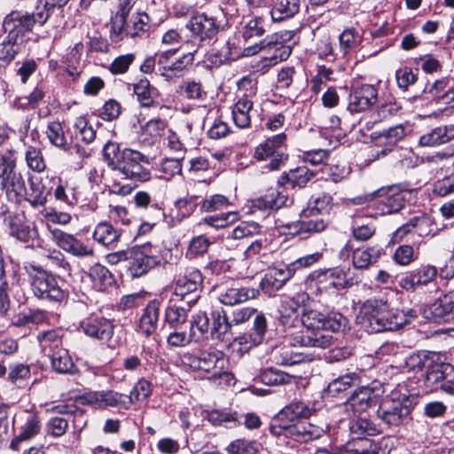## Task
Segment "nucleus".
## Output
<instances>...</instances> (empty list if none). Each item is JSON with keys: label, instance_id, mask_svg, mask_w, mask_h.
<instances>
[{"label": "nucleus", "instance_id": "1", "mask_svg": "<svg viewBox=\"0 0 454 454\" xmlns=\"http://www.w3.org/2000/svg\"><path fill=\"white\" fill-rule=\"evenodd\" d=\"M301 329H290L287 339L291 345L325 349L333 344V338L322 330L342 332L348 325V319L340 313H324L305 309L301 317Z\"/></svg>", "mask_w": 454, "mask_h": 454}, {"label": "nucleus", "instance_id": "2", "mask_svg": "<svg viewBox=\"0 0 454 454\" xmlns=\"http://www.w3.org/2000/svg\"><path fill=\"white\" fill-rule=\"evenodd\" d=\"M415 317L412 310L404 313L389 308L383 299H369L363 303L356 316V323L369 333L395 331L409 324Z\"/></svg>", "mask_w": 454, "mask_h": 454}, {"label": "nucleus", "instance_id": "3", "mask_svg": "<svg viewBox=\"0 0 454 454\" xmlns=\"http://www.w3.org/2000/svg\"><path fill=\"white\" fill-rule=\"evenodd\" d=\"M103 155L108 167L120 172L127 179L145 183L152 178L150 170L142 165L149 163L148 157L138 151L129 148L121 150L118 144L107 142L104 146Z\"/></svg>", "mask_w": 454, "mask_h": 454}, {"label": "nucleus", "instance_id": "4", "mask_svg": "<svg viewBox=\"0 0 454 454\" xmlns=\"http://www.w3.org/2000/svg\"><path fill=\"white\" fill-rule=\"evenodd\" d=\"M0 191L8 201L20 204L26 194V181L18 168V153L14 149L0 152Z\"/></svg>", "mask_w": 454, "mask_h": 454}, {"label": "nucleus", "instance_id": "5", "mask_svg": "<svg viewBox=\"0 0 454 454\" xmlns=\"http://www.w3.org/2000/svg\"><path fill=\"white\" fill-rule=\"evenodd\" d=\"M184 363L194 371H202L219 385H231L234 376L229 370V360L220 350H203L199 355H184Z\"/></svg>", "mask_w": 454, "mask_h": 454}, {"label": "nucleus", "instance_id": "6", "mask_svg": "<svg viewBox=\"0 0 454 454\" xmlns=\"http://www.w3.org/2000/svg\"><path fill=\"white\" fill-rule=\"evenodd\" d=\"M150 18L145 12L130 13L129 3L121 4L112 19L111 32L117 37H142L150 28Z\"/></svg>", "mask_w": 454, "mask_h": 454}, {"label": "nucleus", "instance_id": "7", "mask_svg": "<svg viewBox=\"0 0 454 454\" xmlns=\"http://www.w3.org/2000/svg\"><path fill=\"white\" fill-rule=\"evenodd\" d=\"M157 252L159 249L151 244L128 249L127 269L130 276L132 278L142 277L160 264V261Z\"/></svg>", "mask_w": 454, "mask_h": 454}, {"label": "nucleus", "instance_id": "8", "mask_svg": "<svg viewBox=\"0 0 454 454\" xmlns=\"http://www.w3.org/2000/svg\"><path fill=\"white\" fill-rule=\"evenodd\" d=\"M285 133H280L269 137L264 143L260 144L254 151V158L258 160H270L266 166L270 170H278L287 160L286 153Z\"/></svg>", "mask_w": 454, "mask_h": 454}, {"label": "nucleus", "instance_id": "9", "mask_svg": "<svg viewBox=\"0 0 454 454\" xmlns=\"http://www.w3.org/2000/svg\"><path fill=\"white\" fill-rule=\"evenodd\" d=\"M410 413L411 406L405 397H386L377 410V417L389 428L404 425L409 419Z\"/></svg>", "mask_w": 454, "mask_h": 454}, {"label": "nucleus", "instance_id": "10", "mask_svg": "<svg viewBox=\"0 0 454 454\" xmlns=\"http://www.w3.org/2000/svg\"><path fill=\"white\" fill-rule=\"evenodd\" d=\"M349 267H335L315 273V281L320 292L346 289L358 284L357 277H349Z\"/></svg>", "mask_w": 454, "mask_h": 454}, {"label": "nucleus", "instance_id": "11", "mask_svg": "<svg viewBox=\"0 0 454 454\" xmlns=\"http://www.w3.org/2000/svg\"><path fill=\"white\" fill-rule=\"evenodd\" d=\"M176 51L172 49L157 53V74L168 80L182 76L194 59L192 53L174 58Z\"/></svg>", "mask_w": 454, "mask_h": 454}, {"label": "nucleus", "instance_id": "12", "mask_svg": "<svg viewBox=\"0 0 454 454\" xmlns=\"http://www.w3.org/2000/svg\"><path fill=\"white\" fill-rule=\"evenodd\" d=\"M202 275L195 268H188L180 275L174 285V294L181 300L187 299L189 308L192 307L200 299L202 285Z\"/></svg>", "mask_w": 454, "mask_h": 454}, {"label": "nucleus", "instance_id": "13", "mask_svg": "<svg viewBox=\"0 0 454 454\" xmlns=\"http://www.w3.org/2000/svg\"><path fill=\"white\" fill-rule=\"evenodd\" d=\"M313 409L301 401H294L285 406L272 419L270 431L273 435H281L286 425L308 419Z\"/></svg>", "mask_w": 454, "mask_h": 454}, {"label": "nucleus", "instance_id": "14", "mask_svg": "<svg viewBox=\"0 0 454 454\" xmlns=\"http://www.w3.org/2000/svg\"><path fill=\"white\" fill-rule=\"evenodd\" d=\"M221 27L218 17L207 12L193 15L186 24L192 36L202 44H208L219 33Z\"/></svg>", "mask_w": 454, "mask_h": 454}, {"label": "nucleus", "instance_id": "15", "mask_svg": "<svg viewBox=\"0 0 454 454\" xmlns=\"http://www.w3.org/2000/svg\"><path fill=\"white\" fill-rule=\"evenodd\" d=\"M262 50L267 51L264 57L266 62L264 67H272L280 61L286 60L292 52L290 46L285 45L280 42L262 40L260 43L245 48L244 54L246 56H252Z\"/></svg>", "mask_w": 454, "mask_h": 454}, {"label": "nucleus", "instance_id": "16", "mask_svg": "<svg viewBox=\"0 0 454 454\" xmlns=\"http://www.w3.org/2000/svg\"><path fill=\"white\" fill-rule=\"evenodd\" d=\"M33 294L39 299L61 301L65 298V292L59 280L52 275L40 274L33 278L31 282Z\"/></svg>", "mask_w": 454, "mask_h": 454}, {"label": "nucleus", "instance_id": "17", "mask_svg": "<svg viewBox=\"0 0 454 454\" xmlns=\"http://www.w3.org/2000/svg\"><path fill=\"white\" fill-rule=\"evenodd\" d=\"M80 328L88 337L108 341L113 337L114 326L104 317L90 315L80 323Z\"/></svg>", "mask_w": 454, "mask_h": 454}, {"label": "nucleus", "instance_id": "18", "mask_svg": "<svg viewBox=\"0 0 454 454\" xmlns=\"http://www.w3.org/2000/svg\"><path fill=\"white\" fill-rule=\"evenodd\" d=\"M4 223L8 227L10 234L21 242H28L33 236V230L22 211L6 209L2 213Z\"/></svg>", "mask_w": 454, "mask_h": 454}, {"label": "nucleus", "instance_id": "19", "mask_svg": "<svg viewBox=\"0 0 454 454\" xmlns=\"http://www.w3.org/2000/svg\"><path fill=\"white\" fill-rule=\"evenodd\" d=\"M51 234L52 240L60 248L76 257H87L94 254V250L91 247L85 245L72 234L59 229L51 230Z\"/></svg>", "mask_w": 454, "mask_h": 454}, {"label": "nucleus", "instance_id": "20", "mask_svg": "<svg viewBox=\"0 0 454 454\" xmlns=\"http://www.w3.org/2000/svg\"><path fill=\"white\" fill-rule=\"evenodd\" d=\"M378 99V90L375 86L363 84L354 88L349 95L348 110L359 113L370 109Z\"/></svg>", "mask_w": 454, "mask_h": 454}, {"label": "nucleus", "instance_id": "21", "mask_svg": "<svg viewBox=\"0 0 454 454\" xmlns=\"http://www.w3.org/2000/svg\"><path fill=\"white\" fill-rule=\"evenodd\" d=\"M308 299L305 293H299L292 297H286L279 307V320L281 324L286 327V337L290 329H295L294 321L300 322L298 319V309Z\"/></svg>", "mask_w": 454, "mask_h": 454}, {"label": "nucleus", "instance_id": "22", "mask_svg": "<svg viewBox=\"0 0 454 454\" xmlns=\"http://www.w3.org/2000/svg\"><path fill=\"white\" fill-rule=\"evenodd\" d=\"M437 270L434 266L421 265L407 272L399 281V285L406 291H414L419 286H427L435 279Z\"/></svg>", "mask_w": 454, "mask_h": 454}, {"label": "nucleus", "instance_id": "23", "mask_svg": "<svg viewBox=\"0 0 454 454\" xmlns=\"http://www.w3.org/2000/svg\"><path fill=\"white\" fill-rule=\"evenodd\" d=\"M294 277L287 264L269 269L260 282L261 288L271 295Z\"/></svg>", "mask_w": 454, "mask_h": 454}, {"label": "nucleus", "instance_id": "24", "mask_svg": "<svg viewBox=\"0 0 454 454\" xmlns=\"http://www.w3.org/2000/svg\"><path fill=\"white\" fill-rule=\"evenodd\" d=\"M405 136V129L400 124L395 127L389 128L387 130L380 133L375 137V155L377 158L380 156H386L387 153L392 152L396 143Z\"/></svg>", "mask_w": 454, "mask_h": 454}, {"label": "nucleus", "instance_id": "25", "mask_svg": "<svg viewBox=\"0 0 454 454\" xmlns=\"http://www.w3.org/2000/svg\"><path fill=\"white\" fill-rule=\"evenodd\" d=\"M160 312V302L158 300L149 301L142 311L137 325V332L145 337L153 335L158 327Z\"/></svg>", "mask_w": 454, "mask_h": 454}, {"label": "nucleus", "instance_id": "26", "mask_svg": "<svg viewBox=\"0 0 454 454\" xmlns=\"http://www.w3.org/2000/svg\"><path fill=\"white\" fill-rule=\"evenodd\" d=\"M379 398L370 387H362L356 391L348 399V405L355 413H362L369 408L376 406Z\"/></svg>", "mask_w": 454, "mask_h": 454}, {"label": "nucleus", "instance_id": "27", "mask_svg": "<svg viewBox=\"0 0 454 454\" xmlns=\"http://www.w3.org/2000/svg\"><path fill=\"white\" fill-rule=\"evenodd\" d=\"M258 290L247 286L228 287L219 294V301L224 305H235L254 299L258 295Z\"/></svg>", "mask_w": 454, "mask_h": 454}, {"label": "nucleus", "instance_id": "28", "mask_svg": "<svg viewBox=\"0 0 454 454\" xmlns=\"http://www.w3.org/2000/svg\"><path fill=\"white\" fill-rule=\"evenodd\" d=\"M411 192L412 191L411 190L397 191L391 189L389 193L380 201L378 207L379 210H380L382 215H390L398 212L403 207L407 197L411 196Z\"/></svg>", "mask_w": 454, "mask_h": 454}, {"label": "nucleus", "instance_id": "29", "mask_svg": "<svg viewBox=\"0 0 454 454\" xmlns=\"http://www.w3.org/2000/svg\"><path fill=\"white\" fill-rule=\"evenodd\" d=\"M282 434L294 437L299 442H308L317 438L320 431L316 426L306 421H297L283 427Z\"/></svg>", "mask_w": 454, "mask_h": 454}, {"label": "nucleus", "instance_id": "30", "mask_svg": "<svg viewBox=\"0 0 454 454\" xmlns=\"http://www.w3.org/2000/svg\"><path fill=\"white\" fill-rule=\"evenodd\" d=\"M49 193L41 178L30 176L28 189L26 187L22 200L27 201L33 207H41L46 203Z\"/></svg>", "mask_w": 454, "mask_h": 454}, {"label": "nucleus", "instance_id": "31", "mask_svg": "<svg viewBox=\"0 0 454 454\" xmlns=\"http://www.w3.org/2000/svg\"><path fill=\"white\" fill-rule=\"evenodd\" d=\"M288 196L284 191L270 190L264 196L254 199L252 206L261 211L278 210L286 204Z\"/></svg>", "mask_w": 454, "mask_h": 454}, {"label": "nucleus", "instance_id": "32", "mask_svg": "<svg viewBox=\"0 0 454 454\" xmlns=\"http://www.w3.org/2000/svg\"><path fill=\"white\" fill-rule=\"evenodd\" d=\"M121 236V231L107 222L98 223L92 234L94 241L106 247H114Z\"/></svg>", "mask_w": 454, "mask_h": 454}, {"label": "nucleus", "instance_id": "33", "mask_svg": "<svg viewBox=\"0 0 454 454\" xmlns=\"http://www.w3.org/2000/svg\"><path fill=\"white\" fill-rule=\"evenodd\" d=\"M64 332L60 328L50 329L40 332L36 340L43 352L52 353L63 348Z\"/></svg>", "mask_w": 454, "mask_h": 454}, {"label": "nucleus", "instance_id": "34", "mask_svg": "<svg viewBox=\"0 0 454 454\" xmlns=\"http://www.w3.org/2000/svg\"><path fill=\"white\" fill-rule=\"evenodd\" d=\"M34 26L35 23L28 12H12L4 18L3 22V27L12 28L22 36L32 31Z\"/></svg>", "mask_w": 454, "mask_h": 454}, {"label": "nucleus", "instance_id": "35", "mask_svg": "<svg viewBox=\"0 0 454 454\" xmlns=\"http://www.w3.org/2000/svg\"><path fill=\"white\" fill-rule=\"evenodd\" d=\"M254 102L250 98H239L232 107V119L234 124L239 129H247L251 125L250 113Z\"/></svg>", "mask_w": 454, "mask_h": 454}, {"label": "nucleus", "instance_id": "36", "mask_svg": "<svg viewBox=\"0 0 454 454\" xmlns=\"http://www.w3.org/2000/svg\"><path fill=\"white\" fill-rule=\"evenodd\" d=\"M301 220L298 223V234H315L322 232L328 226V218L317 214L305 216L304 210L301 214Z\"/></svg>", "mask_w": 454, "mask_h": 454}, {"label": "nucleus", "instance_id": "37", "mask_svg": "<svg viewBox=\"0 0 454 454\" xmlns=\"http://www.w3.org/2000/svg\"><path fill=\"white\" fill-rule=\"evenodd\" d=\"M133 92L143 107L155 106V99L159 95L158 90L152 86L147 79H141L133 84Z\"/></svg>", "mask_w": 454, "mask_h": 454}, {"label": "nucleus", "instance_id": "38", "mask_svg": "<svg viewBox=\"0 0 454 454\" xmlns=\"http://www.w3.org/2000/svg\"><path fill=\"white\" fill-rule=\"evenodd\" d=\"M333 206V197L329 193L321 192L311 198L308 207L304 209V215L309 216L317 214L328 218Z\"/></svg>", "mask_w": 454, "mask_h": 454}, {"label": "nucleus", "instance_id": "39", "mask_svg": "<svg viewBox=\"0 0 454 454\" xmlns=\"http://www.w3.org/2000/svg\"><path fill=\"white\" fill-rule=\"evenodd\" d=\"M426 317L432 319L434 322L441 324L449 322L454 318V305H450V301L438 298L428 308Z\"/></svg>", "mask_w": 454, "mask_h": 454}, {"label": "nucleus", "instance_id": "40", "mask_svg": "<svg viewBox=\"0 0 454 454\" xmlns=\"http://www.w3.org/2000/svg\"><path fill=\"white\" fill-rule=\"evenodd\" d=\"M299 10L300 0H274L270 15L274 21H281L294 17Z\"/></svg>", "mask_w": 454, "mask_h": 454}, {"label": "nucleus", "instance_id": "41", "mask_svg": "<svg viewBox=\"0 0 454 454\" xmlns=\"http://www.w3.org/2000/svg\"><path fill=\"white\" fill-rule=\"evenodd\" d=\"M380 256V250L373 247H359L353 251L352 264L356 270H365L375 263Z\"/></svg>", "mask_w": 454, "mask_h": 454}, {"label": "nucleus", "instance_id": "42", "mask_svg": "<svg viewBox=\"0 0 454 454\" xmlns=\"http://www.w3.org/2000/svg\"><path fill=\"white\" fill-rule=\"evenodd\" d=\"M452 370L453 367L450 364H431L429 368L427 369L426 383L435 390H442V385L448 380V372Z\"/></svg>", "mask_w": 454, "mask_h": 454}, {"label": "nucleus", "instance_id": "43", "mask_svg": "<svg viewBox=\"0 0 454 454\" xmlns=\"http://www.w3.org/2000/svg\"><path fill=\"white\" fill-rule=\"evenodd\" d=\"M51 366L53 370L59 373L74 374L76 367L70 356L68 350L66 348L58 349L50 354Z\"/></svg>", "mask_w": 454, "mask_h": 454}, {"label": "nucleus", "instance_id": "44", "mask_svg": "<svg viewBox=\"0 0 454 454\" xmlns=\"http://www.w3.org/2000/svg\"><path fill=\"white\" fill-rule=\"evenodd\" d=\"M267 331V320L263 315H258L254 320V326L249 333H246L239 338L240 343L257 346L261 344Z\"/></svg>", "mask_w": 454, "mask_h": 454}, {"label": "nucleus", "instance_id": "45", "mask_svg": "<svg viewBox=\"0 0 454 454\" xmlns=\"http://www.w3.org/2000/svg\"><path fill=\"white\" fill-rule=\"evenodd\" d=\"M349 430L361 441L365 439L362 438L364 435H375L380 432L379 426L365 417L353 419L349 423Z\"/></svg>", "mask_w": 454, "mask_h": 454}, {"label": "nucleus", "instance_id": "46", "mask_svg": "<svg viewBox=\"0 0 454 454\" xmlns=\"http://www.w3.org/2000/svg\"><path fill=\"white\" fill-rule=\"evenodd\" d=\"M166 129L165 121L159 118L150 120L142 127V136L145 137L143 141L153 145L165 134Z\"/></svg>", "mask_w": 454, "mask_h": 454}, {"label": "nucleus", "instance_id": "47", "mask_svg": "<svg viewBox=\"0 0 454 454\" xmlns=\"http://www.w3.org/2000/svg\"><path fill=\"white\" fill-rule=\"evenodd\" d=\"M189 309V307L186 309L181 305L170 302L165 309V322L171 327H178L186 322Z\"/></svg>", "mask_w": 454, "mask_h": 454}, {"label": "nucleus", "instance_id": "48", "mask_svg": "<svg viewBox=\"0 0 454 454\" xmlns=\"http://www.w3.org/2000/svg\"><path fill=\"white\" fill-rule=\"evenodd\" d=\"M359 381L356 373H347L332 380L327 386V392L332 395H337L347 391Z\"/></svg>", "mask_w": 454, "mask_h": 454}, {"label": "nucleus", "instance_id": "49", "mask_svg": "<svg viewBox=\"0 0 454 454\" xmlns=\"http://www.w3.org/2000/svg\"><path fill=\"white\" fill-rule=\"evenodd\" d=\"M376 232V227L372 221L364 223L362 219L356 218L351 226L352 237L355 240L364 242L369 240Z\"/></svg>", "mask_w": 454, "mask_h": 454}, {"label": "nucleus", "instance_id": "50", "mask_svg": "<svg viewBox=\"0 0 454 454\" xmlns=\"http://www.w3.org/2000/svg\"><path fill=\"white\" fill-rule=\"evenodd\" d=\"M25 161L27 168L36 173H43L47 168L42 150L35 146L27 148Z\"/></svg>", "mask_w": 454, "mask_h": 454}, {"label": "nucleus", "instance_id": "51", "mask_svg": "<svg viewBox=\"0 0 454 454\" xmlns=\"http://www.w3.org/2000/svg\"><path fill=\"white\" fill-rule=\"evenodd\" d=\"M89 276L91 281L98 286L99 289H105L114 283V276L112 273L106 267L99 263L93 265L90 269Z\"/></svg>", "mask_w": 454, "mask_h": 454}, {"label": "nucleus", "instance_id": "52", "mask_svg": "<svg viewBox=\"0 0 454 454\" xmlns=\"http://www.w3.org/2000/svg\"><path fill=\"white\" fill-rule=\"evenodd\" d=\"M213 327L212 335L220 339L231 332V322L228 319L225 311L223 309H215L212 312Z\"/></svg>", "mask_w": 454, "mask_h": 454}, {"label": "nucleus", "instance_id": "53", "mask_svg": "<svg viewBox=\"0 0 454 454\" xmlns=\"http://www.w3.org/2000/svg\"><path fill=\"white\" fill-rule=\"evenodd\" d=\"M209 329V319L204 311H199L191 320L190 333L195 341H200Z\"/></svg>", "mask_w": 454, "mask_h": 454}, {"label": "nucleus", "instance_id": "54", "mask_svg": "<svg viewBox=\"0 0 454 454\" xmlns=\"http://www.w3.org/2000/svg\"><path fill=\"white\" fill-rule=\"evenodd\" d=\"M293 380V376L274 368L264 370L261 374L262 382L270 386L289 384Z\"/></svg>", "mask_w": 454, "mask_h": 454}, {"label": "nucleus", "instance_id": "55", "mask_svg": "<svg viewBox=\"0 0 454 454\" xmlns=\"http://www.w3.org/2000/svg\"><path fill=\"white\" fill-rule=\"evenodd\" d=\"M46 135L51 145L67 150V140L60 122L52 121L49 123L47 126Z\"/></svg>", "mask_w": 454, "mask_h": 454}, {"label": "nucleus", "instance_id": "56", "mask_svg": "<svg viewBox=\"0 0 454 454\" xmlns=\"http://www.w3.org/2000/svg\"><path fill=\"white\" fill-rule=\"evenodd\" d=\"M54 12L55 10L49 5L47 1L37 0L35 10L32 13H29V17L35 25L38 24L40 26H43Z\"/></svg>", "mask_w": 454, "mask_h": 454}, {"label": "nucleus", "instance_id": "57", "mask_svg": "<svg viewBox=\"0 0 454 454\" xmlns=\"http://www.w3.org/2000/svg\"><path fill=\"white\" fill-rule=\"evenodd\" d=\"M238 86V98H246L253 100V98L256 96L257 93V81L252 75L248 74L242 77L237 82Z\"/></svg>", "mask_w": 454, "mask_h": 454}, {"label": "nucleus", "instance_id": "58", "mask_svg": "<svg viewBox=\"0 0 454 454\" xmlns=\"http://www.w3.org/2000/svg\"><path fill=\"white\" fill-rule=\"evenodd\" d=\"M182 159L179 156L165 158L160 163V171L164 175V178L168 180L175 175L182 172Z\"/></svg>", "mask_w": 454, "mask_h": 454}, {"label": "nucleus", "instance_id": "59", "mask_svg": "<svg viewBox=\"0 0 454 454\" xmlns=\"http://www.w3.org/2000/svg\"><path fill=\"white\" fill-rule=\"evenodd\" d=\"M230 206L227 197L222 194H215L205 199L200 204V209L204 212H213L226 209Z\"/></svg>", "mask_w": 454, "mask_h": 454}, {"label": "nucleus", "instance_id": "60", "mask_svg": "<svg viewBox=\"0 0 454 454\" xmlns=\"http://www.w3.org/2000/svg\"><path fill=\"white\" fill-rule=\"evenodd\" d=\"M417 258V254L412 246H399L393 255L394 262L401 266H408Z\"/></svg>", "mask_w": 454, "mask_h": 454}, {"label": "nucleus", "instance_id": "61", "mask_svg": "<svg viewBox=\"0 0 454 454\" xmlns=\"http://www.w3.org/2000/svg\"><path fill=\"white\" fill-rule=\"evenodd\" d=\"M210 244L211 242L206 236H196L190 241L186 255L190 257L202 255L207 251Z\"/></svg>", "mask_w": 454, "mask_h": 454}, {"label": "nucleus", "instance_id": "62", "mask_svg": "<svg viewBox=\"0 0 454 454\" xmlns=\"http://www.w3.org/2000/svg\"><path fill=\"white\" fill-rule=\"evenodd\" d=\"M135 60L133 53L118 56L114 59L109 67V71L113 74H122L128 72L130 65Z\"/></svg>", "mask_w": 454, "mask_h": 454}, {"label": "nucleus", "instance_id": "63", "mask_svg": "<svg viewBox=\"0 0 454 454\" xmlns=\"http://www.w3.org/2000/svg\"><path fill=\"white\" fill-rule=\"evenodd\" d=\"M443 137L441 126L435 127L423 134L419 139V145L425 147H433L443 145Z\"/></svg>", "mask_w": 454, "mask_h": 454}, {"label": "nucleus", "instance_id": "64", "mask_svg": "<svg viewBox=\"0 0 454 454\" xmlns=\"http://www.w3.org/2000/svg\"><path fill=\"white\" fill-rule=\"evenodd\" d=\"M229 454H257V449L251 442L239 439L232 442L228 447Z\"/></svg>", "mask_w": 454, "mask_h": 454}]
</instances>
